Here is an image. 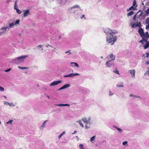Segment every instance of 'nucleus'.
Here are the masks:
<instances>
[{
	"instance_id": "f257e3e1",
	"label": "nucleus",
	"mask_w": 149,
	"mask_h": 149,
	"mask_svg": "<svg viewBox=\"0 0 149 149\" xmlns=\"http://www.w3.org/2000/svg\"><path fill=\"white\" fill-rule=\"evenodd\" d=\"M104 32L106 33L109 34V36L108 35L107 37V42L113 45L117 40L116 36H115V33L116 32L112 31V30L109 28L105 29L104 30Z\"/></svg>"
},
{
	"instance_id": "f03ea898",
	"label": "nucleus",
	"mask_w": 149,
	"mask_h": 149,
	"mask_svg": "<svg viewBox=\"0 0 149 149\" xmlns=\"http://www.w3.org/2000/svg\"><path fill=\"white\" fill-rule=\"evenodd\" d=\"M138 32L142 38V39L139 41V42L143 44V42H146L148 40L149 38V34L148 32H146L145 33H144L143 29L141 28H140L138 30Z\"/></svg>"
},
{
	"instance_id": "7ed1b4c3",
	"label": "nucleus",
	"mask_w": 149,
	"mask_h": 149,
	"mask_svg": "<svg viewBox=\"0 0 149 149\" xmlns=\"http://www.w3.org/2000/svg\"><path fill=\"white\" fill-rule=\"evenodd\" d=\"M28 56V55H24L18 57L14 60V62L16 63L19 64L23 62L24 59Z\"/></svg>"
},
{
	"instance_id": "20e7f679",
	"label": "nucleus",
	"mask_w": 149,
	"mask_h": 149,
	"mask_svg": "<svg viewBox=\"0 0 149 149\" xmlns=\"http://www.w3.org/2000/svg\"><path fill=\"white\" fill-rule=\"evenodd\" d=\"M61 82V80L58 81H54V82H53L52 83L50 84V86H55L56 85H58V84L60 83Z\"/></svg>"
},
{
	"instance_id": "39448f33",
	"label": "nucleus",
	"mask_w": 149,
	"mask_h": 149,
	"mask_svg": "<svg viewBox=\"0 0 149 149\" xmlns=\"http://www.w3.org/2000/svg\"><path fill=\"white\" fill-rule=\"evenodd\" d=\"M30 10L29 9L24 10V11L23 15L24 17L27 16L29 13Z\"/></svg>"
},
{
	"instance_id": "423d86ee",
	"label": "nucleus",
	"mask_w": 149,
	"mask_h": 149,
	"mask_svg": "<svg viewBox=\"0 0 149 149\" xmlns=\"http://www.w3.org/2000/svg\"><path fill=\"white\" fill-rule=\"evenodd\" d=\"M82 120L84 122L87 124L89 122V121L90 120V118H89L88 120H87L86 118L84 117L82 118Z\"/></svg>"
},
{
	"instance_id": "0eeeda50",
	"label": "nucleus",
	"mask_w": 149,
	"mask_h": 149,
	"mask_svg": "<svg viewBox=\"0 0 149 149\" xmlns=\"http://www.w3.org/2000/svg\"><path fill=\"white\" fill-rule=\"evenodd\" d=\"M70 86V85L68 84H66L65 85H64L61 88H60L59 89H58V91H60L64 89H65L66 88H67L69 87Z\"/></svg>"
},
{
	"instance_id": "6e6552de",
	"label": "nucleus",
	"mask_w": 149,
	"mask_h": 149,
	"mask_svg": "<svg viewBox=\"0 0 149 149\" xmlns=\"http://www.w3.org/2000/svg\"><path fill=\"white\" fill-rule=\"evenodd\" d=\"M129 72L130 74L132 75V77H134L135 76V71L134 69L130 70Z\"/></svg>"
},
{
	"instance_id": "1a4fd4ad",
	"label": "nucleus",
	"mask_w": 149,
	"mask_h": 149,
	"mask_svg": "<svg viewBox=\"0 0 149 149\" xmlns=\"http://www.w3.org/2000/svg\"><path fill=\"white\" fill-rule=\"evenodd\" d=\"M79 74L77 73H76L75 74L71 73V74H69V77H72L75 76H76V75L79 76Z\"/></svg>"
},
{
	"instance_id": "9d476101",
	"label": "nucleus",
	"mask_w": 149,
	"mask_h": 149,
	"mask_svg": "<svg viewBox=\"0 0 149 149\" xmlns=\"http://www.w3.org/2000/svg\"><path fill=\"white\" fill-rule=\"evenodd\" d=\"M146 43L145 45L144 46V49H146L149 47V41H147L146 42Z\"/></svg>"
},
{
	"instance_id": "9b49d317",
	"label": "nucleus",
	"mask_w": 149,
	"mask_h": 149,
	"mask_svg": "<svg viewBox=\"0 0 149 149\" xmlns=\"http://www.w3.org/2000/svg\"><path fill=\"white\" fill-rule=\"evenodd\" d=\"M109 57L110 58H113L112 59H111L110 60V61H112L113 60L115 59V56H114V55L112 54H109Z\"/></svg>"
},
{
	"instance_id": "f8f14e48",
	"label": "nucleus",
	"mask_w": 149,
	"mask_h": 149,
	"mask_svg": "<svg viewBox=\"0 0 149 149\" xmlns=\"http://www.w3.org/2000/svg\"><path fill=\"white\" fill-rule=\"evenodd\" d=\"M4 104H7L10 107H11V106L14 107V106L13 104V102L10 103L8 102H5L4 103Z\"/></svg>"
},
{
	"instance_id": "ddd939ff",
	"label": "nucleus",
	"mask_w": 149,
	"mask_h": 149,
	"mask_svg": "<svg viewBox=\"0 0 149 149\" xmlns=\"http://www.w3.org/2000/svg\"><path fill=\"white\" fill-rule=\"evenodd\" d=\"M113 127L115 128L119 132H122V130L121 129L118 128L116 126H114Z\"/></svg>"
},
{
	"instance_id": "4468645a",
	"label": "nucleus",
	"mask_w": 149,
	"mask_h": 149,
	"mask_svg": "<svg viewBox=\"0 0 149 149\" xmlns=\"http://www.w3.org/2000/svg\"><path fill=\"white\" fill-rule=\"evenodd\" d=\"M108 61L107 62L106 65L107 66L109 67L110 66H111V64H110L109 63L110 62V61Z\"/></svg>"
},
{
	"instance_id": "2eb2a0df",
	"label": "nucleus",
	"mask_w": 149,
	"mask_h": 149,
	"mask_svg": "<svg viewBox=\"0 0 149 149\" xmlns=\"http://www.w3.org/2000/svg\"><path fill=\"white\" fill-rule=\"evenodd\" d=\"M141 24L140 22H138L136 24V25H135V26L137 27H140L141 26Z\"/></svg>"
},
{
	"instance_id": "dca6fc26",
	"label": "nucleus",
	"mask_w": 149,
	"mask_h": 149,
	"mask_svg": "<svg viewBox=\"0 0 149 149\" xmlns=\"http://www.w3.org/2000/svg\"><path fill=\"white\" fill-rule=\"evenodd\" d=\"M15 24L14 22H12L10 24H9V27L10 28H12L13 27V26L15 25Z\"/></svg>"
},
{
	"instance_id": "f3484780",
	"label": "nucleus",
	"mask_w": 149,
	"mask_h": 149,
	"mask_svg": "<svg viewBox=\"0 0 149 149\" xmlns=\"http://www.w3.org/2000/svg\"><path fill=\"white\" fill-rule=\"evenodd\" d=\"M134 14V12L133 11H131L127 14V16H130Z\"/></svg>"
},
{
	"instance_id": "a211bd4d",
	"label": "nucleus",
	"mask_w": 149,
	"mask_h": 149,
	"mask_svg": "<svg viewBox=\"0 0 149 149\" xmlns=\"http://www.w3.org/2000/svg\"><path fill=\"white\" fill-rule=\"evenodd\" d=\"M95 136H93L91 137L90 139V141H91V142H92V141H93L95 139Z\"/></svg>"
},
{
	"instance_id": "6ab92c4d",
	"label": "nucleus",
	"mask_w": 149,
	"mask_h": 149,
	"mask_svg": "<svg viewBox=\"0 0 149 149\" xmlns=\"http://www.w3.org/2000/svg\"><path fill=\"white\" fill-rule=\"evenodd\" d=\"M77 122L79 123L80 125L82 127H84L83 124L80 121H77Z\"/></svg>"
},
{
	"instance_id": "aec40b11",
	"label": "nucleus",
	"mask_w": 149,
	"mask_h": 149,
	"mask_svg": "<svg viewBox=\"0 0 149 149\" xmlns=\"http://www.w3.org/2000/svg\"><path fill=\"white\" fill-rule=\"evenodd\" d=\"M16 10L17 12L18 13V14H21L22 13V11L20 10L19 9L17 8Z\"/></svg>"
},
{
	"instance_id": "412c9836",
	"label": "nucleus",
	"mask_w": 149,
	"mask_h": 149,
	"mask_svg": "<svg viewBox=\"0 0 149 149\" xmlns=\"http://www.w3.org/2000/svg\"><path fill=\"white\" fill-rule=\"evenodd\" d=\"M146 23L147 24H149V17H148L146 19Z\"/></svg>"
},
{
	"instance_id": "4be33fe9",
	"label": "nucleus",
	"mask_w": 149,
	"mask_h": 149,
	"mask_svg": "<svg viewBox=\"0 0 149 149\" xmlns=\"http://www.w3.org/2000/svg\"><path fill=\"white\" fill-rule=\"evenodd\" d=\"M14 9L16 10L17 7V1H16L14 6Z\"/></svg>"
},
{
	"instance_id": "5701e85b",
	"label": "nucleus",
	"mask_w": 149,
	"mask_h": 149,
	"mask_svg": "<svg viewBox=\"0 0 149 149\" xmlns=\"http://www.w3.org/2000/svg\"><path fill=\"white\" fill-rule=\"evenodd\" d=\"M116 86H118V87H123V85L122 83L120 84H117Z\"/></svg>"
},
{
	"instance_id": "b1692460",
	"label": "nucleus",
	"mask_w": 149,
	"mask_h": 149,
	"mask_svg": "<svg viewBox=\"0 0 149 149\" xmlns=\"http://www.w3.org/2000/svg\"><path fill=\"white\" fill-rule=\"evenodd\" d=\"M19 21H20V20H19V19H17V20L15 23V24H19Z\"/></svg>"
},
{
	"instance_id": "393cba45",
	"label": "nucleus",
	"mask_w": 149,
	"mask_h": 149,
	"mask_svg": "<svg viewBox=\"0 0 149 149\" xmlns=\"http://www.w3.org/2000/svg\"><path fill=\"white\" fill-rule=\"evenodd\" d=\"M56 106H64V104H59L56 105Z\"/></svg>"
},
{
	"instance_id": "a878e982",
	"label": "nucleus",
	"mask_w": 149,
	"mask_h": 149,
	"mask_svg": "<svg viewBox=\"0 0 149 149\" xmlns=\"http://www.w3.org/2000/svg\"><path fill=\"white\" fill-rule=\"evenodd\" d=\"M18 68L19 69H23V70L25 69L28 68H25V67H21L20 66H18Z\"/></svg>"
},
{
	"instance_id": "bb28decb",
	"label": "nucleus",
	"mask_w": 149,
	"mask_h": 149,
	"mask_svg": "<svg viewBox=\"0 0 149 149\" xmlns=\"http://www.w3.org/2000/svg\"><path fill=\"white\" fill-rule=\"evenodd\" d=\"M71 63L73 64L74 65V66H76L77 67H79V65H78V64H77V63H76L73 62V63Z\"/></svg>"
},
{
	"instance_id": "cd10ccee",
	"label": "nucleus",
	"mask_w": 149,
	"mask_h": 149,
	"mask_svg": "<svg viewBox=\"0 0 149 149\" xmlns=\"http://www.w3.org/2000/svg\"><path fill=\"white\" fill-rule=\"evenodd\" d=\"M146 14H149V8L145 11Z\"/></svg>"
},
{
	"instance_id": "c85d7f7f",
	"label": "nucleus",
	"mask_w": 149,
	"mask_h": 149,
	"mask_svg": "<svg viewBox=\"0 0 149 149\" xmlns=\"http://www.w3.org/2000/svg\"><path fill=\"white\" fill-rule=\"evenodd\" d=\"M83 145L82 144H80L79 145V147L80 149H81L83 148Z\"/></svg>"
},
{
	"instance_id": "c756f323",
	"label": "nucleus",
	"mask_w": 149,
	"mask_h": 149,
	"mask_svg": "<svg viewBox=\"0 0 149 149\" xmlns=\"http://www.w3.org/2000/svg\"><path fill=\"white\" fill-rule=\"evenodd\" d=\"M79 7V6L78 5H75V6H74L72 7V8H78Z\"/></svg>"
},
{
	"instance_id": "7c9ffc66",
	"label": "nucleus",
	"mask_w": 149,
	"mask_h": 149,
	"mask_svg": "<svg viewBox=\"0 0 149 149\" xmlns=\"http://www.w3.org/2000/svg\"><path fill=\"white\" fill-rule=\"evenodd\" d=\"M4 90V88L0 86V91H2Z\"/></svg>"
},
{
	"instance_id": "2f4dec72",
	"label": "nucleus",
	"mask_w": 149,
	"mask_h": 149,
	"mask_svg": "<svg viewBox=\"0 0 149 149\" xmlns=\"http://www.w3.org/2000/svg\"><path fill=\"white\" fill-rule=\"evenodd\" d=\"M7 27H3L1 28V30H3L4 31H6L7 29Z\"/></svg>"
},
{
	"instance_id": "473e14b6",
	"label": "nucleus",
	"mask_w": 149,
	"mask_h": 149,
	"mask_svg": "<svg viewBox=\"0 0 149 149\" xmlns=\"http://www.w3.org/2000/svg\"><path fill=\"white\" fill-rule=\"evenodd\" d=\"M134 9V7L133 6H132L130 8H129V9L127 10V11H129V10H131V9Z\"/></svg>"
},
{
	"instance_id": "72a5a7b5",
	"label": "nucleus",
	"mask_w": 149,
	"mask_h": 149,
	"mask_svg": "<svg viewBox=\"0 0 149 149\" xmlns=\"http://www.w3.org/2000/svg\"><path fill=\"white\" fill-rule=\"evenodd\" d=\"M45 121L44 122V123H43V124L42 125H41V126L42 127H44L45 125V124H46V121Z\"/></svg>"
},
{
	"instance_id": "f704fd0d",
	"label": "nucleus",
	"mask_w": 149,
	"mask_h": 149,
	"mask_svg": "<svg viewBox=\"0 0 149 149\" xmlns=\"http://www.w3.org/2000/svg\"><path fill=\"white\" fill-rule=\"evenodd\" d=\"M136 4V1L135 0H134L133 3V6H135Z\"/></svg>"
},
{
	"instance_id": "c9c22d12",
	"label": "nucleus",
	"mask_w": 149,
	"mask_h": 149,
	"mask_svg": "<svg viewBox=\"0 0 149 149\" xmlns=\"http://www.w3.org/2000/svg\"><path fill=\"white\" fill-rule=\"evenodd\" d=\"M45 47H47V48H48L49 47H50L51 48H52V47L51 46V45H50L49 44L47 45H46Z\"/></svg>"
},
{
	"instance_id": "e433bc0d",
	"label": "nucleus",
	"mask_w": 149,
	"mask_h": 149,
	"mask_svg": "<svg viewBox=\"0 0 149 149\" xmlns=\"http://www.w3.org/2000/svg\"><path fill=\"white\" fill-rule=\"evenodd\" d=\"M130 97H137L136 96V95H134L132 94H130Z\"/></svg>"
},
{
	"instance_id": "4c0bfd02",
	"label": "nucleus",
	"mask_w": 149,
	"mask_h": 149,
	"mask_svg": "<svg viewBox=\"0 0 149 149\" xmlns=\"http://www.w3.org/2000/svg\"><path fill=\"white\" fill-rule=\"evenodd\" d=\"M127 141H124L123 143V144L124 145H125L126 144H127Z\"/></svg>"
},
{
	"instance_id": "58836bf2",
	"label": "nucleus",
	"mask_w": 149,
	"mask_h": 149,
	"mask_svg": "<svg viewBox=\"0 0 149 149\" xmlns=\"http://www.w3.org/2000/svg\"><path fill=\"white\" fill-rule=\"evenodd\" d=\"M135 25H136V24H132L131 26L132 28H134L135 27H136V26H135Z\"/></svg>"
},
{
	"instance_id": "ea45409f",
	"label": "nucleus",
	"mask_w": 149,
	"mask_h": 149,
	"mask_svg": "<svg viewBox=\"0 0 149 149\" xmlns=\"http://www.w3.org/2000/svg\"><path fill=\"white\" fill-rule=\"evenodd\" d=\"M146 28L147 29H149V24H148L146 26Z\"/></svg>"
},
{
	"instance_id": "a19ab883",
	"label": "nucleus",
	"mask_w": 149,
	"mask_h": 149,
	"mask_svg": "<svg viewBox=\"0 0 149 149\" xmlns=\"http://www.w3.org/2000/svg\"><path fill=\"white\" fill-rule=\"evenodd\" d=\"M11 68H9V69H8L7 70H6L5 71V72H8V71H10V70H11Z\"/></svg>"
},
{
	"instance_id": "79ce46f5",
	"label": "nucleus",
	"mask_w": 149,
	"mask_h": 149,
	"mask_svg": "<svg viewBox=\"0 0 149 149\" xmlns=\"http://www.w3.org/2000/svg\"><path fill=\"white\" fill-rule=\"evenodd\" d=\"M114 72L116 73L119 74V71L118 70H116V71H114Z\"/></svg>"
},
{
	"instance_id": "37998d69",
	"label": "nucleus",
	"mask_w": 149,
	"mask_h": 149,
	"mask_svg": "<svg viewBox=\"0 0 149 149\" xmlns=\"http://www.w3.org/2000/svg\"><path fill=\"white\" fill-rule=\"evenodd\" d=\"M12 121V120H11L10 121H8L6 123L7 124H8V123H11V122Z\"/></svg>"
},
{
	"instance_id": "c03bdc74",
	"label": "nucleus",
	"mask_w": 149,
	"mask_h": 149,
	"mask_svg": "<svg viewBox=\"0 0 149 149\" xmlns=\"http://www.w3.org/2000/svg\"><path fill=\"white\" fill-rule=\"evenodd\" d=\"M64 77H69V74L65 75Z\"/></svg>"
},
{
	"instance_id": "a18cd8bd",
	"label": "nucleus",
	"mask_w": 149,
	"mask_h": 149,
	"mask_svg": "<svg viewBox=\"0 0 149 149\" xmlns=\"http://www.w3.org/2000/svg\"><path fill=\"white\" fill-rule=\"evenodd\" d=\"M70 106V105L69 104H64V106Z\"/></svg>"
},
{
	"instance_id": "49530a36",
	"label": "nucleus",
	"mask_w": 149,
	"mask_h": 149,
	"mask_svg": "<svg viewBox=\"0 0 149 149\" xmlns=\"http://www.w3.org/2000/svg\"><path fill=\"white\" fill-rule=\"evenodd\" d=\"M146 54H147L146 57H148L149 56V53H147Z\"/></svg>"
},
{
	"instance_id": "de8ad7c7",
	"label": "nucleus",
	"mask_w": 149,
	"mask_h": 149,
	"mask_svg": "<svg viewBox=\"0 0 149 149\" xmlns=\"http://www.w3.org/2000/svg\"><path fill=\"white\" fill-rule=\"evenodd\" d=\"M62 135L61 134L60 135L58 136V138L59 139H60L61 137V136H62Z\"/></svg>"
},
{
	"instance_id": "09e8293b",
	"label": "nucleus",
	"mask_w": 149,
	"mask_h": 149,
	"mask_svg": "<svg viewBox=\"0 0 149 149\" xmlns=\"http://www.w3.org/2000/svg\"><path fill=\"white\" fill-rule=\"evenodd\" d=\"M65 133V132L64 131L61 134L62 135H63Z\"/></svg>"
},
{
	"instance_id": "8fccbe9b",
	"label": "nucleus",
	"mask_w": 149,
	"mask_h": 149,
	"mask_svg": "<svg viewBox=\"0 0 149 149\" xmlns=\"http://www.w3.org/2000/svg\"><path fill=\"white\" fill-rule=\"evenodd\" d=\"M37 47H39L40 48H41L42 47V45H39L37 46Z\"/></svg>"
},
{
	"instance_id": "3c124183",
	"label": "nucleus",
	"mask_w": 149,
	"mask_h": 149,
	"mask_svg": "<svg viewBox=\"0 0 149 149\" xmlns=\"http://www.w3.org/2000/svg\"><path fill=\"white\" fill-rule=\"evenodd\" d=\"M135 18H136V15H135L134 16V17L133 18V19H135Z\"/></svg>"
},
{
	"instance_id": "603ef678",
	"label": "nucleus",
	"mask_w": 149,
	"mask_h": 149,
	"mask_svg": "<svg viewBox=\"0 0 149 149\" xmlns=\"http://www.w3.org/2000/svg\"><path fill=\"white\" fill-rule=\"evenodd\" d=\"M4 33V32H3V31L1 32H0V35L2 33Z\"/></svg>"
},
{
	"instance_id": "864d4df0",
	"label": "nucleus",
	"mask_w": 149,
	"mask_h": 149,
	"mask_svg": "<svg viewBox=\"0 0 149 149\" xmlns=\"http://www.w3.org/2000/svg\"><path fill=\"white\" fill-rule=\"evenodd\" d=\"M85 127H86V129H87V128H88V127L86 125H85Z\"/></svg>"
},
{
	"instance_id": "5fc2aeb1",
	"label": "nucleus",
	"mask_w": 149,
	"mask_h": 149,
	"mask_svg": "<svg viewBox=\"0 0 149 149\" xmlns=\"http://www.w3.org/2000/svg\"><path fill=\"white\" fill-rule=\"evenodd\" d=\"M69 52V51H68L66 52H65V53H68V52Z\"/></svg>"
},
{
	"instance_id": "6e6d98bb",
	"label": "nucleus",
	"mask_w": 149,
	"mask_h": 149,
	"mask_svg": "<svg viewBox=\"0 0 149 149\" xmlns=\"http://www.w3.org/2000/svg\"><path fill=\"white\" fill-rule=\"evenodd\" d=\"M113 95L112 94H111V93H109V95L110 96L112 95Z\"/></svg>"
},
{
	"instance_id": "4d7b16f0",
	"label": "nucleus",
	"mask_w": 149,
	"mask_h": 149,
	"mask_svg": "<svg viewBox=\"0 0 149 149\" xmlns=\"http://www.w3.org/2000/svg\"><path fill=\"white\" fill-rule=\"evenodd\" d=\"M84 17V15H83L82 16V17Z\"/></svg>"
},
{
	"instance_id": "13d9d810",
	"label": "nucleus",
	"mask_w": 149,
	"mask_h": 149,
	"mask_svg": "<svg viewBox=\"0 0 149 149\" xmlns=\"http://www.w3.org/2000/svg\"><path fill=\"white\" fill-rule=\"evenodd\" d=\"M71 52H69V54H71Z\"/></svg>"
},
{
	"instance_id": "bf43d9fd",
	"label": "nucleus",
	"mask_w": 149,
	"mask_h": 149,
	"mask_svg": "<svg viewBox=\"0 0 149 149\" xmlns=\"http://www.w3.org/2000/svg\"><path fill=\"white\" fill-rule=\"evenodd\" d=\"M4 97L5 98H6V96H4Z\"/></svg>"
},
{
	"instance_id": "052dcab7",
	"label": "nucleus",
	"mask_w": 149,
	"mask_h": 149,
	"mask_svg": "<svg viewBox=\"0 0 149 149\" xmlns=\"http://www.w3.org/2000/svg\"><path fill=\"white\" fill-rule=\"evenodd\" d=\"M56 49V48L55 47L54 48V49L55 50Z\"/></svg>"
},
{
	"instance_id": "680f3d73",
	"label": "nucleus",
	"mask_w": 149,
	"mask_h": 149,
	"mask_svg": "<svg viewBox=\"0 0 149 149\" xmlns=\"http://www.w3.org/2000/svg\"><path fill=\"white\" fill-rule=\"evenodd\" d=\"M76 132V131H75L74 132V133H75Z\"/></svg>"
},
{
	"instance_id": "e2e57ef3",
	"label": "nucleus",
	"mask_w": 149,
	"mask_h": 149,
	"mask_svg": "<svg viewBox=\"0 0 149 149\" xmlns=\"http://www.w3.org/2000/svg\"><path fill=\"white\" fill-rule=\"evenodd\" d=\"M41 50H43V49H42Z\"/></svg>"
},
{
	"instance_id": "0e129e2a",
	"label": "nucleus",
	"mask_w": 149,
	"mask_h": 149,
	"mask_svg": "<svg viewBox=\"0 0 149 149\" xmlns=\"http://www.w3.org/2000/svg\"><path fill=\"white\" fill-rule=\"evenodd\" d=\"M1 121H0V124H1Z\"/></svg>"
},
{
	"instance_id": "69168bd1",
	"label": "nucleus",
	"mask_w": 149,
	"mask_h": 149,
	"mask_svg": "<svg viewBox=\"0 0 149 149\" xmlns=\"http://www.w3.org/2000/svg\"><path fill=\"white\" fill-rule=\"evenodd\" d=\"M38 86H39V85H37Z\"/></svg>"
},
{
	"instance_id": "338daca9",
	"label": "nucleus",
	"mask_w": 149,
	"mask_h": 149,
	"mask_svg": "<svg viewBox=\"0 0 149 149\" xmlns=\"http://www.w3.org/2000/svg\"><path fill=\"white\" fill-rule=\"evenodd\" d=\"M84 149V148H82V149Z\"/></svg>"
}]
</instances>
